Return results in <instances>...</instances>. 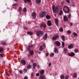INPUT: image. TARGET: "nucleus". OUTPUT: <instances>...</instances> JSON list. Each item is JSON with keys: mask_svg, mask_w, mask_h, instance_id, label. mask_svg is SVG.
<instances>
[{"mask_svg": "<svg viewBox=\"0 0 79 79\" xmlns=\"http://www.w3.org/2000/svg\"><path fill=\"white\" fill-rule=\"evenodd\" d=\"M64 46V43L62 42V47L63 48Z\"/></svg>", "mask_w": 79, "mask_h": 79, "instance_id": "nucleus-39", "label": "nucleus"}, {"mask_svg": "<svg viewBox=\"0 0 79 79\" xmlns=\"http://www.w3.org/2000/svg\"><path fill=\"white\" fill-rule=\"evenodd\" d=\"M0 56L1 57H3V55H2L0 54Z\"/></svg>", "mask_w": 79, "mask_h": 79, "instance_id": "nucleus-58", "label": "nucleus"}, {"mask_svg": "<svg viewBox=\"0 0 79 79\" xmlns=\"http://www.w3.org/2000/svg\"><path fill=\"white\" fill-rule=\"evenodd\" d=\"M43 49L44 48H43V47L42 46V45H41L39 48V51H42V50H43Z\"/></svg>", "mask_w": 79, "mask_h": 79, "instance_id": "nucleus-20", "label": "nucleus"}, {"mask_svg": "<svg viewBox=\"0 0 79 79\" xmlns=\"http://www.w3.org/2000/svg\"><path fill=\"white\" fill-rule=\"evenodd\" d=\"M2 45H6V43H2Z\"/></svg>", "mask_w": 79, "mask_h": 79, "instance_id": "nucleus-54", "label": "nucleus"}, {"mask_svg": "<svg viewBox=\"0 0 79 79\" xmlns=\"http://www.w3.org/2000/svg\"><path fill=\"white\" fill-rule=\"evenodd\" d=\"M61 37L62 38V39L63 40V41H64L65 40V37L64 35H63L61 36Z\"/></svg>", "mask_w": 79, "mask_h": 79, "instance_id": "nucleus-23", "label": "nucleus"}, {"mask_svg": "<svg viewBox=\"0 0 79 79\" xmlns=\"http://www.w3.org/2000/svg\"><path fill=\"white\" fill-rule=\"evenodd\" d=\"M67 33H68V34H70L71 33V31H67Z\"/></svg>", "mask_w": 79, "mask_h": 79, "instance_id": "nucleus-48", "label": "nucleus"}, {"mask_svg": "<svg viewBox=\"0 0 79 79\" xmlns=\"http://www.w3.org/2000/svg\"><path fill=\"white\" fill-rule=\"evenodd\" d=\"M29 47H30V48H32V47H33V45H31Z\"/></svg>", "mask_w": 79, "mask_h": 79, "instance_id": "nucleus-52", "label": "nucleus"}, {"mask_svg": "<svg viewBox=\"0 0 79 79\" xmlns=\"http://www.w3.org/2000/svg\"><path fill=\"white\" fill-rule=\"evenodd\" d=\"M23 71L25 73H26V72L27 71V69L25 68L24 69Z\"/></svg>", "mask_w": 79, "mask_h": 79, "instance_id": "nucleus-37", "label": "nucleus"}, {"mask_svg": "<svg viewBox=\"0 0 79 79\" xmlns=\"http://www.w3.org/2000/svg\"><path fill=\"white\" fill-rule=\"evenodd\" d=\"M22 64H26V62L24 60H22L21 61Z\"/></svg>", "mask_w": 79, "mask_h": 79, "instance_id": "nucleus-24", "label": "nucleus"}, {"mask_svg": "<svg viewBox=\"0 0 79 79\" xmlns=\"http://www.w3.org/2000/svg\"><path fill=\"white\" fill-rule=\"evenodd\" d=\"M15 2H18V0H15Z\"/></svg>", "mask_w": 79, "mask_h": 79, "instance_id": "nucleus-61", "label": "nucleus"}, {"mask_svg": "<svg viewBox=\"0 0 79 79\" xmlns=\"http://www.w3.org/2000/svg\"><path fill=\"white\" fill-rule=\"evenodd\" d=\"M54 52L56 53H58V49L56 48H55Z\"/></svg>", "mask_w": 79, "mask_h": 79, "instance_id": "nucleus-16", "label": "nucleus"}, {"mask_svg": "<svg viewBox=\"0 0 79 79\" xmlns=\"http://www.w3.org/2000/svg\"><path fill=\"white\" fill-rule=\"evenodd\" d=\"M73 76L74 77H75V78L76 77H77V74H76V73H73Z\"/></svg>", "mask_w": 79, "mask_h": 79, "instance_id": "nucleus-30", "label": "nucleus"}, {"mask_svg": "<svg viewBox=\"0 0 79 79\" xmlns=\"http://www.w3.org/2000/svg\"><path fill=\"white\" fill-rule=\"evenodd\" d=\"M55 23L57 26H58L59 22H58V20L57 19H55Z\"/></svg>", "mask_w": 79, "mask_h": 79, "instance_id": "nucleus-10", "label": "nucleus"}, {"mask_svg": "<svg viewBox=\"0 0 79 79\" xmlns=\"http://www.w3.org/2000/svg\"><path fill=\"white\" fill-rule=\"evenodd\" d=\"M60 78L61 79H64V76L63 75H62L60 76Z\"/></svg>", "mask_w": 79, "mask_h": 79, "instance_id": "nucleus-32", "label": "nucleus"}, {"mask_svg": "<svg viewBox=\"0 0 79 79\" xmlns=\"http://www.w3.org/2000/svg\"><path fill=\"white\" fill-rule=\"evenodd\" d=\"M68 55H69V56H71V57H72L73 56H74L75 55V53H74L73 52H72L70 53H68Z\"/></svg>", "mask_w": 79, "mask_h": 79, "instance_id": "nucleus-5", "label": "nucleus"}, {"mask_svg": "<svg viewBox=\"0 0 79 79\" xmlns=\"http://www.w3.org/2000/svg\"><path fill=\"white\" fill-rule=\"evenodd\" d=\"M35 2L36 3L39 4L40 3V2H41V0H35Z\"/></svg>", "mask_w": 79, "mask_h": 79, "instance_id": "nucleus-17", "label": "nucleus"}, {"mask_svg": "<svg viewBox=\"0 0 79 79\" xmlns=\"http://www.w3.org/2000/svg\"><path fill=\"white\" fill-rule=\"evenodd\" d=\"M69 77V76L67 75L65 76V79H68Z\"/></svg>", "mask_w": 79, "mask_h": 79, "instance_id": "nucleus-42", "label": "nucleus"}, {"mask_svg": "<svg viewBox=\"0 0 79 79\" xmlns=\"http://www.w3.org/2000/svg\"><path fill=\"white\" fill-rule=\"evenodd\" d=\"M3 63H4V64H5V61H4L3 62Z\"/></svg>", "mask_w": 79, "mask_h": 79, "instance_id": "nucleus-60", "label": "nucleus"}, {"mask_svg": "<svg viewBox=\"0 0 79 79\" xmlns=\"http://www.w3.org/2000/svg\"><path fill=\"white\" fill-rule=\"evenodd\" d=\"M51 65H52V63H49L48 64L49 66H51Z\"/></svg>", "mask_w": 79, "mask_h": 79, "instance_id": "nucleus-51", "label": "nucleus"}, {"mask_svg": "<svg viewBox=\"0 0 79 79\" xmlns=\"http://www.w3.org/2000/svg\"><path fill=\"white\" fill-rule=\"evenodd\" d=\"M37 65V64L35 63H34L33 64V68L34 69H35V66H36Z\"/></svg>", "mask_w": 79, "mask_h": 79, "instance_id": "nucleus-13", "label": "nucleus"}, {"mask_svg": "<svg viewBox=\"0 0 79 79\" xmlns=\"http://www.w3.org/2000/svg\"><path fill=\"white\" fill-rule=\"evenodd\" d=\"M24 29H26V30H27V29H28V28L25 27H24Z\"/></svg>", "mask_w": 79, "mask_h": 79, "instance_id": "nucleus-49", "label": "nucleus"}, {"mask_svg": "<svg viewBox=\"0 0 79 79\" xmlns=\"http://www.w3.org/2000/svg\"><path fill=\"white\" fill-rule=\"evenodd\" d=\"M45 76L42 75L39 77L40 79H45Z\"/></svg>", "mask_w": 79, "mask_h": 79, "instance_id": "nucleus-21", "label": "nucleus"}, {"mask_svg": "<svg viewBox=\"0 0 79 79\" xmlns=\"http://www.w3.org/2000/svg\"><path fill=\"white\" fill-rule=\"evenodd\" d=\"M50 56L51 57H52V56H54V55H55V54L53 52L51 53L50 54Z\"/></svg>", "mask_w": 79, "mask_h": 79, "instance_id": "nucleus-25", "label": "nucleus"}, {"mask_svg": "<svg viewBox=\"0 0 79 79\" xmlns=\"http://www.w3.org/2000/svg\"><path fill=\"white\" fill-rule=\"evenodd\" d=\"M3 48L2 47L0 48V53L3 50Z\"/></svg>", "mask_w": 79, "mask_h": 79, "instance_id": "nucleus-44", "label": "nucleus"}, {"mask_svg": "<svg viewBox=\"0 0 79 79\" xmlns=\"http://www.w3.org/2000/svg\"><path fill=\"white\" fill-rule=\"evenodd\" d=\"M74 47V46L73 44H69L68 46V48L69 49H71V48H73Z\"/></svg>", "mask_w": 79, "mask_h": 79, "instance_id": "nucleus-7", "label": "nucleus"}, {"mask_svg": "<svg viewBox=\"0 0 79 79\" xmlns=\"http://www.w3.org/2000/svg\"><path fill=\"white\" fill-rule=\"evenodd\" d=\"M48 25L49 26H50L52 25L51 21L50 20H48Z\"/></svg>", "mask_w": 79, "mask_h": 79, "instance_id": "nucleus-15", "label": "nucleus"}, {"mask_svg": "<svg viewBox=\"0 0 79 79\" xmlns=\"http://www.w3.org/2000/svg\"><path fill=\"white\" fill-rule=\"evenodd\" d=\"M71 15L69 14L68 15V18L69 19H70L71 18Z\"/></svg>", "mask_w": 79, "mask_h": 79, "instance_id": "nucleus-33", "label": "nucleus"}, {"mask_svg": "<svg viewBox=\"0 0 79 79\" xmlns=\"http://www.w3.org/2000/svg\"><path fill=\"white\" fill-rule=\"evenodd\" d=\"M6 76H9V74L8 73H6Z\"/></svg>", "mask_w": 79, "mask_h": 79, "instance_id": "nucleus-57", "label": "nucleus"}, {"mask_svg": "<svg viewBox=\"0 0 79 79\" xmlns=\"http://www.w3.org/2000/svg\"><path fill=\"white\" fill-rule=\"evenodd\" d=\"M36 76H39V73H36Z\"/></svg>", "mask_w": 79, "mask_h": 79, "instance_id": "nucleus-55", "label": "nucleus"}, {"mask_svg": "<svg viewBox=\"0 0 79 79\" xmlns=\"http://www.w3.org/2000/svg\"><path fill=\"white\" fill-rule=\"evenodd\" d=\"M48 55H49V53L48 52H47L46 53V56H48Z\"/></svg>", "mask_w": 79, "mask_h": 79, "instance_id": "nucleus-53", "label": "nucleus"}, {"mask_svg": "<svg viewBox=\"0 0 79 79\" xmlns=\"http://www.w3.org/2000/svg\"><path fill=\"white\" fill-rule=\"evenodd\" d=\"M59 37L58 35H56L55 36H54L52 37V40L53 41L56 40V39H58Z\"/></svg>", "mask_w": 79, "mask_h": 79, "instance_id": "nucleus-6", "label": "nucleus"}, {"mask_svg": "<svg viewBox=\"0 0 79 79\" xmlns=\"http://www.w3.org/2000/svg\"><path fill=\"white\" fill-rule=\"evenodd\" d=\"M32 15L34 18L36 17V13H35V12H34L32 13Z\"/></svg>", "mask_w": 79, "mask_h": 79, "instance_id": "nucleus-11", "label": "nucleus"}, {"mask_svg": "<svg viewBox=\"0 0 79 79\" xmlns=\"http://www.w3.org/2000/svg\"><path fill=\"white\" fill-rule=\"evenodd\" d=\"M44 27V29H45V27H46V24H44V25H43L42 24H41L40 27Z\"/></svg>", "mask_w": 79, "mask_h": 79, "instance_id": "nucleus-18", "label": "nucleus"}, {"mask_svg": "<svg viewBox=\"0 0 79 79\" xmlns=\"http://www.w3.org/2000/svg\"><path fill=\"white\" fill-rule=\"evenodd\" d=\"M31 76L32 77H34V73H31Z\"/></svg>", "mask_w": 79, "mask_h": 79, "instance_id": "nucleus-47", "label": "nucleus"}, {"mask_svg": "<svg viewBox=\"0 0 79 79\" xmlns=\"http://www.w3.org/2000/svg\"><path fill=\"white\" fill-rule=\"evenodd\" d=\"M31 68V65L30 64H29L27 66V69H30Z\"/></svg>", "mask_w": 79, "mask_h": 79, "instance_id": "nucleus-31", "label": "nucleus"}, {"mask_svg": "<svg viewBox=\"0 0 79 79\" xmlns=\"http://www.w3.org/2000/svg\"><path fill=\"white\" fill-rule=\"evenodd\" d=\"M30 55H34V51L33 50H31L30 51Z\"/></svg>", "mask_w": 79, "mask_h": 79, "instance_id": "nucleus-14", "label": "nucleus"}, {"mask_svg": "<svg viewBox=\"0 0 79 79\" xmlns=\"http://www.w3.org/2000/svg\"><path fill=\"white\" fill-rule=\"evenodd\" d=\"M70 25L71 26H73V23H70Z\"/></svg>", "mask_w": 79, "mask_h": 79, "instance_id": "nucleus-59", "label": "nucleus"}, {"mask_svg": "<svg viewBox=\"0 0 79 79\" xmlns=\"http://www.w3.org/2000/svg\"><path fill=\"white\" fill-rule=\"evenodd\" d=\"M65 1L66 2H67V3H70V0H65Z\"/></svg>", "mask_w": 79, "mask_h": 79, "instance_id": "nucleus-41", "label": "nucleus"}, {"mask_svg": "<svg viewBox=\"0 0 79 79\" xmlns=\"http://www.w3.org/2000/svg\"><path fill=\"white\" fill-rule=\"evenodd\" d=\"M78 79H79V77L78 78Z\"/></svg>", "mask_w": 79, "mask_h": 79, "instance_id": "nucleus-62", "label": "nucleus"}, {"mask_svg": "<svg viewBox=\"0 0 79 79\" xmlns=\"http://www.w3.org/2000/svg\"><path fill=\"white\" fill-rule=\"evenodd\" d=\"M55 44L56 45H57V46H60V42L58 41H56Z\"/></svg>", "mask_w": 79, "mask_h": 79, "instance_id": "nucleus-8", "label": "nucleus"}, {"mask_svg": "<svg viewBox=\"0 0 79 79\" xmlns=\"http://www.w3.org/2000/svg\"><path fill=\"white\" fill-rule=\"evenodd\" d=\"M73 35H74V36H77V34L75 32H73Z\"/></svg>", "mask_w": 79, "mask_h": 79, "instance_id": "nucleus-35", "label": "nucleus"}, {"mask_svg": "<svg viewBox=\"0 0 79 79\" xmlns=\"http://www.w3.org/2000/svg\"><path fill=\"white\" fill-rule=\"evenodd\" d=\"M27 34L29 35H32L33 34V33L32 32H31L30 31H28L27 32Z\"/></svg>", "mask_w": 79, "mask_h": 79, "instance_id": "nucleus-26", "label": "nucleus"}, {"mask_svg": "<svg viewBox=\"0 0 79 79\" xmlns=\"http://www.w3.org/2000/svg\"><path fill=\"white\" fill-rule=\"evenodd\" d=\"M21 10H22V7H20L19 8V11H21Z\"/></svg>", "mask_w": 79, "mask_h": 79, "instance_id": "nucleus-43", "label": "nucleus"}, {"mask_svg": "<svg viewBox=\"0 0 79 79\" xmlns=\"http://www.w3.org/2000/svg\"><path fill=\"white\" fill-rule=\"evenodd\" d=\"M63 19L64 21H68V19L66 15H64V16Z\"/></svg>", "mask_w": 79, "mask_h": 79, "instance_id": "nucleus-9", "label": "nucleus"}, {"mask_svg": "<svg viewBox=\"0 0 79 79\" xmlns=\"http://www.w3.org/2000/svg\"><path fill=\"white\" fill-rule=\"evenodd\" d=\"M75 52H78V50L77 49L75 50Z\"/></svg>", "mask_w": 79, "mask_h": 79, "instance_id": "nucleus-46", "label": "nucleus"}, {"mask_svg": "<svg viewBox=\"0 0 79 79\" xmlns=\"http://www.w3.org/2000/svg\"><path fill=\"white\" fill-rule=\"evenodd\" d=\"M18 5V4L17 3H15L13 4V6H16V5Z\"/></svg>", "mask_w": 79, "mask_h": 79, "instance_id": "nucleus-45", "label": "nucleus"}, {"mask_svg": "<svg viewBox=\"0 0 79 79\" xmlns=\"http://www.w3.org/2000/svg\"><path fill=\"white\" fill-rule=\"evenodd\" d=\"M47 15V12L45 11H41L39 14V16L40 18H44Z\"/></svg>", "mask_w": 79, "mask_h": 79, "instance_id": "nucleus-1", "label": "nucleus"}, {"mask_svg": "<svg viewBox=\"0 0 79 79\" xmlns=\"http://www.w3.org/2000/svg\"><path fill=\"white\" fill-rule=\"evenodd\" d=\"M30 48H30V46H29L27 49L28 51V52H30L31 51V50H30Z\"/></svg>", "mask_w": 79, "mask_h": 79, "instance_id": "nucleus-40", "label": "nucleus"}, {"mask_svg": "<svg viewBox=\"0 0 79 79\" xmlns=\"http://www.w3.org/2000/svg\"><path fill=\"white\" fill-rule=\"evenodd\" d=\"M63 11L62 10H60V11L59 13V15L60 16H61V15H63Z\"/></svg>", "mask_w": 79, "mask_h": 79, "instance_id": "nucleus-22", "label": "nucleus"}, {"mask_svg": "<svg viewBox=\"0 0 79 79\" xmlns=\"http://www.w3.org/2000/svg\"><path fill=\"white\" fill-rule=\"evenodd\" d=\"M63 30V28L61 27L59 31H60V32H62Z\"/></svg>", "mask_w": 79, "mask_h": 79, "instance_id": "nucleus-34", "label": "nucleus"}, {"mask_svg": "<svg viewBox=\"0 0 79 79\" xmlns=\"http://www.w3.org/2000/svg\"><path fill=\"white\" fill-rule=\"evenodd\" d=\"M19 73L20 74H23V71L21 70H20L19 71Z\"/></svg>", "mask_w": 79, "mask_h": 79, "instance_id": "nucleus-38", "label": "nucleus"}, {"mask_svg": "<svg viewBox=\"0 0 79 79\" xmlns=\"http://www.w3.org/2000/svg\"><path fill=\"white\" fill-rule=\"evenodd\" d=\"M28 78L27 77H25L24 78V79H27Z\"/></svg>", "mask_w": 79, "mask_h": 79, "instance_id": "nucleus-56", "label": "nucleus"}, {"mask_svg": "<svg viewBox=\"0 0 79 79\" xmlns=\"http://www.w3.org/2000/svg\"><path fill=\"white\" fill-rule=\"evenodd\" d=\"M58 6H56V7H55L54 6H52V9L54 13H56V12H58Z\"/></svg>", "mask_w": 79, "mask_h": 79, "instance_id": "nucleus-3", "label": "nucleus"}, {"mask_svg": "<svg viewBox=\"0 0 79 79\" xmlns=\"http://www.w3.org/2000/svg\"><path fill=\"white\" fill-rule=\"evenodd\" d=\"M43 47H45V43H43Z\"/></svg>", "mask_w": 79, "mask_h": 79, "instance_id": "nucleus-50", "label": "nucleus"}, {"mask_svg": "<svg viewBox=\"0 0 79 79\" xmlns=\"http://www.w3.org/2000/svg\"><path fill=\"white\" fill-rule=\"evenodd\" d=\"M43 39L44 40H45L46 39H47V34L46 33L43 36Z\"/></svg>", "mask_w": 79, "mask_h": 79, "instance_id": "nucleus-12", "label": "nucleus"}, {"mask_svg": "<svg viewBox=\"0 0 79 79\" xmlns=\"http://www.w3.org/2000/svg\"><path fill=\"white\" fill-rule=\"evenodd\" d=\"M64 52L65 53H66L68 52V50L65 48L64 49Z\"/></svg>", "mask_w": 79, "mask_h": 79, "instance_id": "nucleus-29", "label": "nucleus"}, {"mask_svg": "<svg viewBox=\"0 0 79 79\" xmlns=\"http://www.w3.org/2000/svg\"><path fill=\"white\" fill-rule=\"evenodd\" d=\"M53 1L54 0H52Z\"/></svg>", "mask_w": 79, "mask_h": 79, "instance_id": "nucleus-63", "label": "nucleus"}, {"mask_svg": "<svg viewBox=\"0 0 79 79\" xmlns=\"http://www.w3.org/2000/svg\"><path fill=\"white\" fill-rule=\"evenodd\" d=\"M24 1L25 3H27V2H31V0H24Z\"/></svg>", "mask_w": 79, "mask_h": 79, "instance_id": "nucleus-27", "label": "nucleus"}, {"mask_svg": "<svg viewBox=\"0 0 79 79\" xmlns=\"http://www.w3.org/2000/svg\"><path fill=\"white\" fill-rule=\"evenodd\" d=\"M45 72V70L44 69H42L41 70L40 72V74H41V75H42L44 73V72Z\"/></svg>", "mask_w": 79, "mask_h": 79, "instance_id": "nucleus-19", "label": "nucleus"}, {"mask_svg": "<svg viewBox=\"0 0 79 79\" xmlns=\"http://www.w3.org/2000/svg\"><path fill=\"white\" fill-rule=\"evenodd\" d=\"M46 17L48 19H49L50 18V16L47 15L46 16Z\"/></svg>", "mask_w": 79, "mask_h": 79, "instance_id": "nucleus-28", "label": "nucleus"}, {"mask_svg": "<svg viewBox=\"0 0 79 79\" xmlns=\"http://www.w3.org/2000/svg\"><path fill=\"white\" fill-rule=\"evenodd\" d=\"M63 10L65 13H69V9L68 7L64 6L63 8Z\"/></svg>", "mask_w": 79, "mask_h": 79, "instance_id": "nucleus-2", "label": "nucleus"}, {"mask_svg": "<svg viewBox=\"0 0 79 79\" xmlns=\"http://www.w3.org/2000/svg\"><path fill=\"white\" fill-rule=\"evenodd\" d=\"M23 11V12H26V11H27V9H26V8H24Z\"/></svg>", "mask_w": 79, "mask_h": 79, "instance_id": "nucleus-36", "label": "nucleus"}, {"mask_svg": "<svg viewBox=\"0 0 79 79\" xmlns=\"http://www.w3.org/2000/svg\"><path fill=\"white\" fill-rule=\"evenodd\" d=\"M44 35V32L40 30H39L37 31L36 35L38 36H42Z\"/></svg>", "mask_w": 79, "mask_h": 79, "instance_id": "nucleus-4", "label": "nucleus"}]
</instances>
